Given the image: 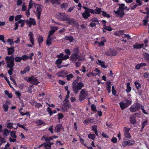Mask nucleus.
Wrapping results in <instances>:
<instances>
[{"instance_id":"obj_1","label":"nucleus","mask_w":149,"mask_h":149,"mask_svg":"<svg viewBox=\"0 0 149 149\" xmlns=\"http://www.w3.org/2000/svg\"><path fill=\"white\" fill-rule=\"evenodd\" d=\"M5 60L7 63V67L10 69V70H8V73L11 76L13 71V68L15 65L14 58L12 55L10 56H7L5 57Z\"/></svg>"},{"instance_id":"obj_2","label":"nucleus","mask_w":149,"mask_h":149,"mask_svg":"<svg viewBox=\"0 0 149 149\" xmlns=\"http://www.w3.org/2000/svg\"><path fill=\"white\" fill-rule=\"evenodd\" d=\"M84 86V84L82 82H79L76 84V82H73L72 83V89L74 93H77L78 90H81Z\"/></svg>"},{"instance_id":"obj_3","label":"nucleus","mask_w":149,"mask_h":149,"mask_svg":"<svg viewBox=\"0 0 149 149\" xmlns=\"http://www.w3.org/2000/svg\"><path fill=\"white\" fill-rule=\"evenodd\" d=\"M89 96L88 91L84 89H82L80 91L79 95V100L81 102Z\"/></svg>"},{"instance_id":"obj_4","label":"nucleus","mask_w":149,"mask_h":149,"mask_svg":"<svg viewBox=\"0 0 149 149\" xmlns=\"http://www.w3.org/2000/svg\"><path fill=\"white\" fill-rule=\"evenodd\" d=\"M119 8L118 9V10L114 11L118 15V17H119L120 18H122L124 15V7L125 6V4L122 3L119 4Z\"/></svg>"},{"instance_id":"obj_5","label":"nucleus","mask_w":149,"mask_h":149,"mask_svg":"<svg viewBox=\"0 0 149 149\" xmlns=\"http://www.w3.org/2000/svg\"><path fill=\"white\" fill-rule=\"evenodd\" d=\"M57 57H58L59 58L56 61V63L58 65L61 63L63 60H66L69 58L68 55H65L64 56L63 54L62 53L57 55Z\"/></svg>"},{"instance_id":"obj_6","label":"nucleus","mask_w":149,"mask_h":149,"mask_svg":"<svg viewBox=\"0 0 149 149\" xmlns=\"http://www.w3.org/2000/svg\"><path fill=\"white\" fill-rule=\"evenodd\" d=\"M83 7L85 9L84 12L82 14L83 17L84 19H87L90 16V13L92 14V13H94L93 9H91L84 6Z\"/></svg>"},{"instance_id":"obj_7","label":"nucleus","mask_w":149,"mask_h":149,"mask_svg":"<svg viewBox=\"0 0 149 149\" xmlns=\"http://www.w3.org/2000/svg\"><path fill=\"white\" fill-rule=\"evenodd\" d=\"M73 53L70 57V60L73 63L75 62L78 58L79 52L78 48H75L73 50Z\"/></svg>"},{"instance_id":"obj_8","label":"nucleus","mask_w":149,"mask_h":149,"mask_svg":"<svg viewBox=\"0 0 149 149\" xmlns=\"http://www.w3.org/2000/svg\"><path fill=\"white\" fill-rule=\"evenodd\" d=\"M25 81L28 82H29L31 84L37 85L39 83L36 78L33 76L28 78L25 77L24 78Z\"/></svg>"},{"instance_id":"obj_9","label":"nucleus","mask_w":149,"mask_h":149,"mask_svg":"<svg viewBox=\"0 0 149 149\" xmlns=\"http://www.w3.org/2000/svg\"><path fill=\"white\" fill-rule=\"evenodd\" d=\"M130 128L124 127H123V132H124V137L123 138L124 140H125V138L130 139L132 138V136L131 135L129 132Z\"/></svg>"},{"instance_id":"obj_10","label":"nucleus","mask_w":149,"mask_h":149,"mask_svg":"<svg viewBox=\"0 0 149 149\" xmlns=\"http://www.w3.org/2000/svg\"><path fill=\"white\" fill-rule=\"evenodd\" d=\"M141 104L138 103H134L130 107V110L132 112H134L138 110L140 108Z\"/></svg>"},{"instance_id":"obj_11","label":"nucleus","mask_w":149,"mask_h":149,"mask_svg":"<svg viewBox=\"0 0 149 149\" xmlns=\"http://www.w3.org/2000/svg\"><path fill=\"white\" fill-rule=\"evenodd\" d=\"M105 54L107 56H116L117 54V52L116 50L111 48L106 52Z\"/></svg>"},{"instance_id":"obj_12","label":"nucleus","mask_w":149,"mask_h":149,"mask_svg":"<svg viewBox=\"0 0 149 149\" xmlns=\"http://www.w3.org/2000/svg\"><path fill=\"white\" fill-rule=\"evenodd\" d=\"M135 143V141L134 140L131 139L130 140L123 142L122 144L124 147H125L127 146H130L134 145Z\"/></svg>"},{"instance_id":"obj_13","label":"nucleus","mask_w":149,"mask_h":149,"mask_svg":"<svg viewBox=\"0 0 149 149\" xmlns=\"http://www.w3.org/2000/svg\"><path fill=\"white\" fill-rule=\"evenodd\" d=\"M69 17L68 15H66L64 14H59L58 18L61 20L67 21L68 20Z\"/></svg>"},{"instance_id":"obj_14","label":"nucleus","mask_w":149,"mask_h":149,"mask_svg":"<svg viewBox=\"0 0 149 149\" xmlns=\"http://www.w3.org/2000/svg\"><path fill=\"white\" fill-rule=\"evenodd\" d=\"M33 33L31 32H30L29 34V40L30 41L32 45L29 44H28L27 46L28 47H32L34 45V38H33Z\"/></svg>"},{"instance_id":"obj_15","label":"nucleus","mask_w":149,"mask_h":149,"mask_svg":"<svg viewBox=\"0 0 149 149\" xmlns=\"http://www.w3.org/2000/svg\"><path fill=\"white\" fill-rule=\"evenodd\" d=\"M101 38L102 40L100 42H99L97 41H95L94 42V44L98 46L99 47L104 46V43L106 42V40L103 37H102Z\"/></svg>"},{"instance_id":"obj_16","label":"nucleus","mask_w":149,"mask_h":149,"mask_svg":"<svg viewBox=\"0 0 149 149\" xmlns=\"http://www.w3.org/2000/svg\"><path fill=\"white\" fill-rule=\"evenodd\" d=\"M26 22L29 27L31 26L32 25H35L36 24L35 20L32 18H30L29 20H26Z\"/></svg>"},{"instance_id":"obj_17","label":"nucleus","mask_w":149,"mask_h":149,"mask_svg":"<svg viewBox=\"0 0 149 149\" xmlns=\"http://www.w3.org/2000/svg\"><path fill=\"white\" fill-rule=\"evenodd\" d=\"M68 23L77 26H79V24H78L77 22L74 19L72 18H70V17H69Z\"/></svg>"},{"instance_id":"obj_18","label":"nucleus","mask_w":149,"mask_h":149,"mask_svg":"<svg viewBox=\"0 0 149 149\" xmlns=\"http://www.w3.org/2000/svg\"><path fill=\"white\" fill-rule=\"evenodd\" d=\"M51 30L49 31L48 36L51 37V36L53 35L54 32L58 29L57 27L53 26H51Z\"/></svg>"},{"instance_id":"obj_19","label":"nucleus","mask_w":149,"mask_h":149,"mask_svg":"<svg viewBox=\"0 0 149 149\" xmlns=\"http://www.w3.org/2000/svg\"><path fill=\"white\" fill-rule=\"evenodd\" d=\"M96 63L99 65H100L102 67L104 68H106V66L105 65V63L103 61L98 60L97 62H96Z\"/></svg>"},{"instance_id":"obj_20","label":"nucleus","mask_w":149,"mask_h":149,"mask_svg":"<svg viewBox=\"0 0 149 149\" xmlns=\"http://www.w3.org/2000/svg\"><path fill=\"white\" fill-rule=\"evenodd\" d=\"M143 45V44H140L136 43L133 45V47L134 49H138L142 47Z\"/></svg>"},{"instance_id":"obj_21","label":"nucleus","mask_w":149,"mask_h":149,"mask_svg":"<svg viewBox=\"0 0 149 149\" xmlns=\"http://www.w3.org/2000/svg\"><path fill=\"white\" fill-rule=\"evenodd\" d=\"M93 10L94 11V13H92V14H100L101 12H102L101 8L98 7H96V9L95 10L93 9Z\"/></svg>"},{"instance_id":"obj_22","label":"nucleus","mask_w":149,"mask_h":149,"mask_svg":"<svg viewBox=\"0 0 149 149\" xmlns=\"http://www.w3.org/2000/svg\"><path fill=\"white\" fill-rule=\"evenodd\" d=\"M44 139L45 141L47 142H49L50 140H52L53 139V138L52 137H48L46 136H44L42 138V139L43 140Z\"/></svg>"},{"instance_id":"obj_23","label":"nucleus","mask_w":149,"mask_h":149,"mask_svg":"<svg viewBox=\"0 0 149 149\" xmlns=\"http://www.w3.org/2000/svg\"><path fill=\"white\" fill-rule=\"evenodd\" d=\"M30 70V68L29 66H27L23 71H21L20 73L23 74H25L26 73L29 72Z\"/></svg>"},{"instance_id":"obj_24","label":"nucleus","mask_w":149,"mask_h":149,"mask_svg":"<svg viewBox=\"0 0 149 149\" xmlns=\"http://www.w3.org/2000/svg\"><path fill=\"white\" fill-rule=\"evenodd\" d=\"M120 106L122 110L127 107V105L126 104L124 101H122L120 103Z\"/></svg>"},{"instance_id":"obj_25","label":"nucleus","mask_w":149,"mask_h":149,"mask_svg":"<svg viewBox=\"0 0 149 149\" xmlns=\"http://www.w3.org/2000/svg\"><path fill=\"white\" fill-rule=\"evenodd\" d=\"M78 60L79 61H83L85 60V58L84 57V54H80L79 56L78 55Z\"/></svg>"},{"instance_id":"obj_26","label":"nucleus","mask_w":149,"mask_h":149,"mask_svg":"<svg viewBox=\"0 0 149 149\" xmlns=\"http://www.w3.org/2000/svg\"><path fill=\"white\" fill-rule=\"evenodd\" d=\"M62 127V125L58 124L56 125L55 128V131L56 132H59L60 131Z\"/></svg>"},{"instance_id":"obj_27","label":"nucleus","mask_w":149,"mask_h":149,"mask_svg":"<svg viewBox=\"0 0 149 149\" xmlns=\"http://www.w3.org/2000/svg\"><path fill=\"white\" fill-rule=\"evenodd\" d=\"M124 33V31L123 30L119 31H118L116 32L115 33V34L116 35L118 36H121L123 35Z\"/></svg>"},{"instance_id":"obj_28","label":"nucleus","mask_w":149,"mask_h":149,"mask_svg":"<svg viewBox=\"0 0 149 149\" xmlns=\"http://www.w3.org/2000/svg\"><path fill=\"white\" fill-rule=\"evenodd\" d=\"M64 40H69L70 42H72L73 40V37L72 36H65L63 39Z\"/></svg>"},{"instance_id":"obj_29","label":"nucleus","mask_w":149,"mask_h":149,"mask_svg":"<svg viewBox=\"0 0 149 149\" xmlns=\"http://www.w3.org/2000/svg\"><path fill=\"white\" fill-rule=\"evenodd\" d=\"M38 6L36 8V12L37 14H41V13L42 11V8L41 6H40L38 5H37Z\"/></svg>"},{"instance_id":"obj_30","label":"nucleus","mask_w":149,"mask_h":149,"mask_svg":"<svg viewBox=\"0 0 149 149\" xmlns=\"http://www.w3.org/2000/svg\"><path fill=\"white\" fill-rule=\"evenodd\" d=\"M52 38L51 37L48 36L46 40V44L48 45H50L52 43Z\"/></svg>"},{"instance_id":"obj_31","label":"nucleus","mask_w":149,"mask_h":149,"mask_svg":"<svg viewBox=\"0 0 149 149\" xmlns=\"http://www.w3.org/2000/svg\"><path fill=\"white\" fill-rule=\"evenodd\" d=\"M130 121L132 124H135L136 122L135 117L133 116L130 117Z\"/></svg>"},{"instance_id":"obj_32","label":"nucleus","mask_w":149,"mask_h":149,"mask_svg":"<svg viewBox=\"0 0 149 149\" xmlns=\"http://www.w3.org/2000/svg\"><path fill=\"white\" fill-rule=\"evenodd\" d=\"M65 71H62L58 72L57 74V76L58 77H63L64 74L65 73Z\"/></svg>"},{"instance_id":"obj_33","label":"nucleus","mask_w":149,"mask_h":149,"mask_svg":"<svg viewBox=\"0 0 149 149\" xmlns=\"http://www.w3.org/2000/svg\"><path fill=\"white\" fill-rule=\"evenodd\" d=\"M92 129L93 131L95 132V134L97 136H98L97 131V127L96 125H94L92 127Z\"/></svg>"},{"instance_id":"obj_34","label":"nucleus","mask_w":149,"mask_h":149,"mask_svg":"<svg viewBox=\"0 0 149 149\" xmlns=\"http://www.w3.org/2000/svg\"><path fill=\"white\" fill-rule=\"evenodd\" d=\"M43 40V38L41 36H39L38 38V42L39 43L40 46V44L42 42Z\"/></svg>"},{"instance_id":"obj_35","label":"nucleus","mask_w":149,"mask_h":149,"mask_svg":"<svg viewBox=\"0 0 149 149\" xmlns=\"http://www.w3.org/2000/svg\"><path fill=\"white\" fill-rule=\"evenodd\" d=\"M5 94L7 95L8 97L10 98H12V95L11 93H9V91L7 90H6L4 91Z\"/></svg>"},{"instance_id":"obj_36","label":"nucleus","mask_w":149,"mask_h":149,"mask_svg":"<svg viewBox=\"0 0 149 149\" xmlns=\"http://www.w3.org/2000/svg\"><path fill=\"white\" fill-rule=\"evenodd\" d=\"M22 16L21 15H16L15 18V20L16 21H18L20 20H22L20 19L21 18H22Z\"/></svg>"},{"instance_id":"obj_37","label":"nucleus","mask_w":149,"mask_h":149,"mask_svg":"<svg viewBox=\"0 0 149 149\" xmlns=\"http://www.w3.org/2000/svg\"><path fill=\"white\" fill-rule=\"evenodd\" d=\"M44 147L45 149H50L51 146L50 145H49V143H44Z\"/></svg>"},{"instance_id":"obj_38","label":"nucleus","mask_w":149,"mask_h":149,"mask_svg":"<svg viewBox=\"0 0 149 149\" xmlns=\"http://www.w3.org/2000/svg\"><path fill=\"white\" fill-rule=\"evenodd\" d=\"M16 132L15 131H13L11 132L10 133V136H11L14 138H16L17 137V136L16 135Z\"/></svg>"},{"instance_id":"obj_39","label":"nucleus","mask_w":149,"mask_h":149,"mask_svg":"<svg viewBox=\"0 0 149 149\" xmlns=\"http://www.w3.org/2000/svg\"><path fill=\"white\" fill-rule=\"evenodd\" d=\"M102 15L104 17H107L108 18H109L111 17L107 13L104 11H102Z\"/></svg>"},{"instance_id":"obj_40","label":"nucleus","mask_w":149,"mask_h":149,"mask_svg":"<svg viewBox=\"0 0 149 149\" xmlns=\"http://www.w3.org/2000/svg\"><path fill=\"white\" fill-rule=\"evenodd\" d=\"M8 54L9 55L11 54L14 51V50L13 48H9L8 49Z\"/></svg>"},{"instance_id":"obj_41","label":"nucleus","mask_w":149,"mask_h":149,"mask_svg":"<svg viewBox=\"0 0 149 149\" xmlns=\"http://www.w3.org/2000/svg\"><path fill=\"white\" fill-rule=\"evenodd\" d=\"M10 132V131L8 129H6L4 130L3 134L5 136H7Z\"/></svg>"},{"instance_id":"obj_42","label":"nucleus","mask_w":149,"mask_h":149,"mask_svg":"<svg viewBox=\"0 0 149 149\" xmlns=\"http://www.w3.org/2000/svg\"><path fill=\"white\" fill-rule=\"evenodd\" d=\"M134 84L135 85L136 88L137 89H139L141 88V85L139 84V83L138 82H136V81H135L134 82Z\"/></svg>"},{"instance_id":"obj_43","label":"nucleus","mask_w":149,"mask_h":149,"mask_svg":"<svg viewBox=\"0 0 149 149\" xmlns=\"http://www.w3.org/2000/svg\"><path fill=\"white\" fill-rule=\"evenodd\" d=\"M88 137L90 139L94 140L95 139V135L94 134H89L88 135Z\"/></svg>"},{"instance_id":"obj_44","label":"nucleus","mask_w":149,"mask_h":149,"mask_svg":"<svg viewBox=\"0 0 149 149\" xmlns=\"http://www.w3.org/2000/svg\"><path fill=\"white\" fill-rule=\"evenodd\" d=\"M67 77V79L68 80H70L73 77V75L72 74H70L66 76Z\"/></svg>"},{"instance_id":"obj_45","label":"nucleus","mask_w":149,"mask_h":149,"mask_svg":"<svg viewBox=\"0 0 149 149\" xmlns=\"http://www.w3.org/2000/svg\"><path fill=\"white\" fill-rule=\"evenodd\" d=\"M92 22L96 24V25L98 24L99 23V21L97 18H94L92 19Z\"/></svg>"},{"instance_id":"obj_46","label":"nucleus","mask_w":149,"mask_h":149,"mask_svg":"<svg viewBox=\"0 0 149 149\" xmlns=\"http://www.w3.org/2000/svg\"><path fill=\"white\" fill-rule=\"evenodd\" d=\"M124 101L126 104L127 105V106H128L130 105L132 103L131 101L128 100H125Z\"/></svg>"},{"instance_id":"obj_47","label":"nucleus","mask_w":149,"mask_h":149,"mask_svg":"<svg viewBox=\"0 0 149 149\" xmlns=\"http://www.w3.org/2000/svg\"><path fill=\"white\" fill-rule=\"evenodd\" d=\"M25 20H20L19 21H18V23H21V26L23 27L24 24Z\"/></svg>"},{"instance_id":"obj_48","label":"nucleus","mask_w":149,"mask_h":149,"mask_svg":"<svg viewBox=\"0 0 149 149\" xmlns=\"http://www.w3.org/2000/svg\"><path fill=\"white\" fill-rule=\"evenodd\" d=\"M35 106L37 108H39L40 107H42V105L40 103H38L36 102L35 105Z\"/></svg>"},{"instance_id":"obj_49","label":"nucleus","mask_w":149,"mask_h":149,"mask_svg":"<svg viewBox=\"0 0 149 149\" xmlns=\"http://www.w3.org/2000/svg\"><path fill=\"white\" fill-rule=\"evenodd\" d=\"M3 108L4 109V111L5 112H6L8 111V105L6 104H4L3 105Z\"/></svg>"},{"instance_id":"obj_50","label":"nucleus","mask_w":149,"mask_h":149,"mask_svg":"<svg viewBox=\"0 0 149 149\" xmlns=\"http://www.w3.org/2000/svg\"><path fill=\"white\" fill-rule=\"evenodd\" d=\"M68 4L66 3H63L61 6V8L62 9H65L68 7Z\"/></svg>"},{"instance_id":"obj_51","label":"nucleus","mask_w":149,"mask_h":149,"mask_svg":"<svg viewBox=\"0 0 149 149\" xmlns=\"http://www.w3.org/2000/svg\"><path fill=\"white\" fill-rule=\"evenodd\" d=\"M103 28L109 31H111L112 30V29L109 26H105V27H104Z\"/></svg>"},{"instance_id":"obj_52","label":"nucleus","mask_w":149,"mask_h":149,"mask_svg":"<svg viewBox=\"0 0 149 149\" xmlns=\"http://www.w3.org/2000/svg\"><path fill=\"white\" fill-rule=\"evenodd\" d=\"M147 12H146V14H147V15L145 18H146V19L148 20L149 18V9L148 8H146Z\"/></svg>"},{"instance_id":"obj_53","label":"nucleus","mask_w":149,"mask_h":149,"mask_svg":"<svg viewBox=\"0 0 149 149\" xmlns=\"http://www.w3.org/2000/svg\"><path fill=\"white\" fill-rule=\"evenodd\" d=\"M22 59L25 61L29 58V56H26V55H24L22 56L21 57Z\"/></svg>"},{"instance_id":"obj_54","label":"nucleus","mask_w":149,"mask_h":149,"mask_svg":"<svg viewBox=\"0 0 149 149\" xmlns=\"http://www.w3.org/2000/svg\"><path fill=\"white\" fill-rule=\"evenodd\" d=\"M13 124H14L13 123H9L7 125V127L8 128L10 129H11L13 128Z\"/></svg>"},{"instance_id":"obj_55","label":"nucleus","mask_w":149,"mask_h":149,"mask_svg":"<svg viewBox=\"0 0 149 149\" xmlns=\"http://www.w3.org/2000/svg\"><path fill=\"white\" fill-rule=\"evenodd\" d=\"M23 109L22 108H21L19 109V111L20 113L22 116H24L25 115H27L28 114H29V112H26V113H23L22 112H21V111Z\"/></svg>"},{"instance_id":"obj_56","label":"nucleus","mask_w":149,"mask_h":149,"mask_svg":"<svg viewBox=\"0 0 149 149\" xmlns=\"http://www.w3.org/2000/svg\"><path fill=\"white\" fill-rule=\"evenodd\" d=\"M47 111L49 113L50 116H51L52 115V109L51 108L49 107H48L47 109Z\"/></svg>"},{"instance_id":"obj_57","label":"nucleus","mask_w":149,"mask_h":149,"mask_svg":"<svg viewBox=\"0 0 149 149\" xmlns=\"http://www.w3.org/2000/svg\"><path fill=\"white\" fill-rule=\"evenodd\" d=\"M15 61L17 62H20L22 59L21 57H16L15 58Z\"/></svg>"},{"instance_id":"obj_58","label":"nucleus","mask_w":149,"mask_h":149,"mask_svg":"<svg viewBox=\"0 0 149 149\" xmlns=\"http://www.w3.org/2000/svg\"><path fill=\"white\" fill-rule=\"evenodd\" d=\"M17 125L19 127L22 128L24 130H27L26 127H25V126L24 125H21L19 124V123H17Z\"/></svg>"},{"instance_id":"obj_59","label":"nucleus","mask_w":149,"mask_h":149,"mask_svg":"<svg viewBox=\"0 0 149 149\" xmlns=\"http://www.w3.org/2000/svg\"><path fill=\"white\" fill-rule=\"evenodd\" d=\"M4 36L3 35H0V40L2 41L3 43H5L6 41L4 40Z\"/></svg>"},{"instance_id":"obj_60","label":"nucleus","mask_w":149,"mask_h":149,"mask_svg":"<svg viewBox=\"0 0 149 149\" xmlns=\"http://www.w3.org/2000/svg\"><path fill=\"white\" fill-rule=\"evenodd\" d=\"M111 141L113 143H116L117 142V139L116 137H113L111 139Z\"/></svg>"},{"instance_id":"obj_61","label":"nucleus","mask_w":149,"mask_h":149,"mask_svg":"<svg viewBox=\"0 0 149 149\" xmlns=\"http://www.w3.org/2000/svg\"><path fill=\"white\" fill-rule=\"evenodd\" d=\"M26 9V6L25 5V3H24L22 5V11H25Z\"/></svg>"},{"instance_id":"obj_62","label":"nucleus","mask_w":149,"mask_h":149,"mask_svg":"<svg viewBox=\"0 0 149 149\" xmlns=\"http://www.w3.org/2000/svg\"><path fill=\"white\" fill-rule=\"evenodd\" d=\"M147 123H148L147 121L146 120V121H144L142 123V129H143L144 128V127L147 124Z\"/></svg>"},{"instance_id":"obj_63","label":"nucleus","mask_w":149,"mask_h":149,"mask_svg":"<svg viewBox=\"0 0 149 149\" xmlns=\"http://www.w3.org/2000/svg\"><path fill=\"white\" fill-rule=\"evenodd\" d=\"M17 6H19L22 4V0H17Z\"/></svg>"},{"instance_id":"obj_64","label":"nucleus","mask_w":149,"mask_h":149,"mask_svg":"<svg viewBox=\"0 0 149 149\" xmlns=\"http://www.w3.org/2000/svg\"><path fill=\"white\" fill-rule=\"evenodd\" d=\"M7 42L10 43V45H13L14 42L13 41V40L10 39H8L7 40Z\"/></svg>"}]
</instances>
